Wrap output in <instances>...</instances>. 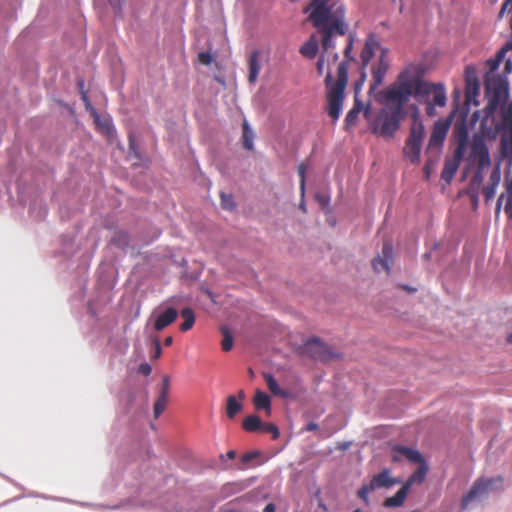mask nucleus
Masks as SVG:
<instances>
[{"instance_id": "obj_1", "label": "nucleus", "mask_w": 512, "mask_h": 512, "mask_svg": "<svg viewBox=\"0 0 512 512\" xmlns=\"http://www.w3.org/2000/svg\"><path fill=\"white\" fill-rule=\"evenodd\" d=\"M310 10L309 21L322 34V48L328 51L335 47L334 35L344 36L347 32L345 6L341 0H311L304 10Z\"/></svg>"}, {"instance_id": "obj_2", "label": "nucleus", "mask_w": 512, "mask_h": 512, "mask_svg": "<svg viewBox=\"0 0 512 512\" xmlns=\"http://www.w3.org/2000/svg\"><path fill=\"white\" fill-rule=\"evenodd\" d=\"M511 48V43L506 44L505 47L498 51L495 58L487 61L489 70L485 75L486 117L493 115L500 104L508 97L509 87L507 78L505 75L497 74L496 71L504 61L507 51Z\"/></svg>"}, {"instance_id": "obj_3", "label": "nucleus", "mask_w": 512, "mask_h": 512, "mask_svg": "<svg viewBox=\"0 0 512 512\" xmlns=\"http://www.w3.org/2000/svg\"><path fill=\"white\" fill-rule=\"evenodd\" d=\"M420 65H408L398 76L395 83L383 91L386 108L405 113L404 106L411 96L416 99V86L418 85Z\"/></svg>"}, {"instance_id": "obj_4", "label": "nucleus", "mask_w": 512, "mask_h": 512, "mask_svg": "<svg viewBox=\"0 0 512 512\" xmlns=\"http://www.w3.org/2000/svg\"><path fill=\"white\" fill-rule=\"evenodd\" d=\"M424 70L419 72L418 85L416 86V100L426 105L425 112L429 117L437 115L436 107L443 108L447 103V95L444 84L432 83L423 79Z\"/></svg>"}, {"instance_id": "obj_5", "label": "nucleus", "mask_w": 512, "mask_h": 512, "mask_svg": "<svg viewBox=\"0 0 512 512\" xmlns=\"http://www.w3.org/2000/svg\"><path fill=\"white\" fill-rule=\"evenodd\" d=\"M405 114L390 108L381 109L371 124L372 132L385 138H392Z\"/></svg>"}, {"instance_id": "obj_6", "label": "nucleus", "mask_w": 512, "mask_h": 512, "mask_svg": "<svg viewBox=\"0 0 512 512\" xmlns=\"http://www.w3.org/2000/svg\"><path fill=\"white\" fill-rule=\"evenodd\" d=\"M424 136V125L421 121L414 118L409 137L406 140L404 147V154L412 163H417L420 160V151L422 140Z\"/></svg>"}, {"instance_id": "obj_7", "label": "nucleus", "mask_w": 512, "mask_h": 512, "mask_svg": "<svg viewBox=\"0 0 512 512\" xmlns=\"http://www.w3.org/2000/svg\"><path fill=\"white\" fill-rule=\"evenodd\" d=\"M502 483V478H479L477 479L469 492L463 496L461 500V508L464 510L468 507V505L477 499L482 498L487 495L490 491H493L497 488V484Z\"/></svg>"}, {"instance_id": "obj_8", "label": "nucleus", "mask_w": 512, "mask_h": 512, "mask_svg": "<svg viewBox=\"0 0 512 512\" xmlns=\"http://www.w3.org/2000/svg\"><path fill=\"white\" fill-rule=\"evenodd\" d=\"M331 79L332 75L330 72H328L325 77L328 100L327 113L334 121H336L342 113L345 98V88L331 86Z\"/></svg>"}, {"instance_id": "obj_9", "label": "nucleus", "mask_w": 512, "mask_h": 512, "mask_svg": "<svg viewBox=\"0 0 512 512\" xmlns=\"http://www.w3.org/2000/svg\"><path fill=\"white\" fill-rule=\"evenodd\" d=\"M396 483V480L391 478L390 471L388 469H384L377 475H375L371 481L367 484H363L360 489L357 491V496L363 500L366 505H369V494L381 488H389Z\"/></svg>"}, {"instance_id": "obj_10", "label": "nucleus", "mask_w": 512, "mask_h": 512, "mask_svg": "<svg viewBox=\"0 0 512 512\" xmlns=\"http://www.w3.org/2000/svg\"><path fill=\"white\" fill-rule=\"evenodd\" d=\"M470 157L478 164V170L473 177V181L481 182L482 171L491 164L489 149L482 138H475L473 140Z\"/></svg>"}, {"instance_id": "obj_11", "label": "nucleus", "mask_w": 512, "mask_h": 512, "mask_svg": "<svg viewBox=\"0 0 512 512\" xmlns=\"http://www.w3.org/2000/svg\"><path fill=\"white\" fill-rule=\"evenodd\" d=\"M303 351L311 358L323 362H326L334 357L331 349L318 338H313L305 342Z\"/></svg>"}, {"instance_id": "obj_12", "label": "nucleus", "mask_w": 512, "mask_h": 512, "mask_svg": "<svg viewBox=\"0 0 512 512\" xmlns=\"http://www.w3.org/2000/svg\"><path fill=\"white\" fill-rule=\"evenodd\" d=\"M403 458H406L411 463L415 464L424 463V458L419 451L402 445L394 446L391 451L392 461L400 462Z\"/></svg>"}, {"instance_id": "obj_13", "label": "nucleus", "mask_w": 512, "mask_h": 512, "mask_svg": "<svg viewBox=\"0 0 512 512\" xmlns=\"http://www.w3.org/2000/svg\"><path fill=\"white\" fill-rule=\"evenodd\" d=\"M393 261V246L389 241H385L382 247L381 255H378L373 261L372 266L376 272L385 271L390 273V265Z\"/></svg>"}, {"instance_id": "obj_14", "label": "nucleus", "mask_w": 512, "mask_h": 512, "mask_svg": "<svg viewBox=\"0 0 512 512\" xmlns=\"http://www.w3.org/2000/svg\"><path fill=\"white\" fill-rule=\"evenodd\" d=\"M169 391H170V377L165 375L162 378L161 389L158 395V398L154 404V417L158 418L162 412L165 410L166 405L169 401Z\"/></svg>"}, {"instance_id": "obj_15", "label": "nucleus", "mask_w": 512, "mask_h": 512, "mask_svg": "<svg viewBox=\"0 0 512 512\" xmlns=\"http://www.w3.org/2000/svg\"><path fill=\"white\" fill-rule=\"evenodd\" d=\"M450 122L448 120H438L432 129L431 136L429 139V147H440L442 146L445 137L448 133Z\"/></svg>"}, {"instance_id": "obj_16", "label": "nucleus", "mask_w": 512, "mask_h": 512, "mask_svg": "<svg viewBox=\"0 0 512 512\" xmlns=\"http://www.w3.org/2000/svg\"><path fill=\"white\" fill-rule=\"evenodd\" d=\"M389 64L382 55L376 65L372 66V80L369 87V92L375 91L384 81L385 75L388 71Z\"/></svg>"}, {"instance_id": "obj_17", "label": "nucleus", "mask_w": 512, "mask_h": 512, "mask_svg": "<svg viewBox=\"0 0 512 512\" xmlns=\"http://www.w3.org/2000/svg\"><path fill=\"white\" fill-rule=\"evenodd\" d=\"M178 316V312L175 308H168L164 312H162L154 323V329L156 331H162L167 326L172 324Z\"/></svg>"}, {"instance_id": "obj_18", "label": "nucleus", "mask_w": 512, "mask_h": 512, "mask_svg": "<svg viewBox=\"0 0 512 512\" xmlns=\"http://www.w3.org/2000/svg\"><path fill=\"white\" fill-rule=\"evenodd\" d=\"M253 404L256 410H264L267 415L271 414V399L260 389H257L253 397Z\"/></svg>"}, {"instance_id": "obj_19", "label": "nucleus", "mask_w": 512, "mask_h": 512, "mask_svg": "<svg viewBox=\"0 0 512 512\" xmlns=\"http://www.w3.org/2000/svg\"><path fill=\"white\" fill-rule=\"evenodd\" d=\"M500 182V171L498 168L494 169L490 175L488 184L483 188V194L485 197V201L488 202L491 200L496 191V187Z\"/></svg>"}, {"instance_id": "obj_20", "label": "nucleus", "mask_w": 512, "mask_h": 512, "mask_svg": "<svg viewBox=\"0 0 512 512\" xmlns=\"http://www.w3.org/2000/svg\"><path fill=\"white\" fill-rule=\"evenodd\" d=\"M409 492V485H403L394 496L386 498L384 501L385 507H399L401 506Z\"/></svg>"}, {"instance_id": "obj_21", "label": "nucleus", "mask_w": 512, "mask_h": 512, "mask_svg": "<svg viewBox=\"0 0 512 512\" xmlns=\"http://www.w3.org/2000/svg\"><path fill=\"white\" fill-rule=\"evenodd\" d=\"M263 378L266 382V385H267L269 391L274 396H279L281 398H287L289 396V393L287 390L280 388V386L278 385V383L273 375H271L269 373H263Z\"/></svg>"}, {"instance_id": "obj_22", "label": "nucleus", "mask_w": 512, "mask_h": 512, "mask_svg": "<svg viewBox=\"0 0 512 512\" xmlns=\"http://www.w3.org/2000/svg\"><path fill=\"white\" fill-rule=\"evenodd\" d=\"M259 51L255 50L251 53L249 57V75H248V81L250 83H254L258 77V74L260 72L261 66L259 63Z\"/></svg>"}, {"instance_id": "obj_23", "label": "nucleus", "mask_w": 512, "mask_h": 512, "mask_svg": "<svg viewBox=\"0 0 512 512\" xmlns=\"http://www.w3.org/2000/svg\"><path fill=\"white\" fill-rule=\"evenodd\" d=\"M348 83V66L345 61L339 63L337 68V80L335 82L330 81L331 86L346 88Z\"/></svg>"}, {"instance_id": "obj_24", "label": "nucleus", "mask_w": 512, "mask_h": 512, "mask_svg": "<svg viewBox=\"0 0 512 512\" xmlns=\"http://www.w3.org/2000/svg\"><path fill=\"white\" fill-rule=\"evenodd\" d=\"M376 45L377 43L373 38H369L366 40L365 45L360 54V58L364 67L367 66V64L372 59L375 53Z\"/></svg>"}, {"instance_id": "obj_25", "label": "nucleus", "mask_w": 512, "mask_h": 512, "mask_svg": "<svg viewBox=\"0 0 512 512\" xmlns=\"http://www.w3.org/2000/svg\"><path fill=\"white\" fill-rule=\"evenodd\" d=\"M318 52V42L314 36H312L304 45L300 48L302 56L313 59Z\"/></svg>"}, {"instance_id": "obj_26", "label": "nucleus", "mask_w": 512, "mask_h": 512, "mask_svg": "<svg viewBox=\"0 0 512 512\" xmlns=\"http://www.w3.org/2000/svg\"><path fill=\"white\" fill-rule=\"evenodd\" d=\"M262 421L257 415H249L244 418L242 422V428L249 433L260 431Z\"/></svg>"}, {"instance_id": "obj_27", "label": "nucleus", "mask_w": 512, "mask_h": 512, "mask_svg": "<svg viewBox=\"0 0 512 512\" xmlns=\"http://www.w3.org/2000/svg\"><path fill=\"white\" fill-rule=\"evenodd\" d=\"M243 408L240 401L235 396L230 395L226 400V415L228 418L233 419Z\"/></svg>"}, {"instance_id": "obj_28", "label": "nucleus", "mask_w": 512, "mask_h": 512, "mask_svg": "<svg viewBox=\"0 0 512 512\" xmlns=\"http://www.w3.org/2000/svg\"><path fill=\"white\" fill-rule=\"evenodd\" d=\"M181 316L184 319V322L180 325V330L186 332L194 326L195 314L192 309L184 308L181 311Z\"/></svg>"}, {"instance_id": "obj_29", "label": "nucleus", "mask_w": 512, "mask_h": 512, "mask_svg": "<svg viewBox=\"0 0 512 512\" xmlns=\"http://www.w3.org/2000/svg\"><path fill=\"white\" fill-rule=\"evenodd\" d=\"M362 110V104L361 102L356 99L354 106L348 111L346 118H345V126L346 128H349L350 126L354 125L356 122V119L359 115V113Z\"/></svg>"}, {"instance_id": "obj_30", "label": "nucleus", "mask_w": 512, "mask_h": 512, "mask_svg": "<svg viewBox=\"0 0 512 512\" xmlns=\"http://www.w3.org/2000/svg\"><path fill=\"white\" fill-rule=\"evenodd\" d=\"M242 143L243 147L246 150H252L253 149V139H254V133L249 127L248 123L245 121L242 125Z\"/></svg>"}, {"instance_id": "obj_31", "label": "nucleus", "mask_w": 512, "mask_h": 512, "mask_svg": "<svg viewBox=\"0 0 512 512\" xmlns=\"http://www.w3.org/2000/svg\"><path fill=\"white\" fill-rule=\"evenodd\" d=\"M428 471L425 462L420 464L418 469L410 476L407 482L404 485H409V487L414 483H422L426 477V473Z\"/></svg>"}, {"instance_id": "obj_32", "label": "nucleus", "mask_w": 512, "mask_h": 512, "mask_svg": "<svg viewBox=\"0 0 512 512\" xmlns=\"http://www.w3.org/2000/svg\"><path fill=\"white\" fill-rule=\"evenodd\" d=\"M500 150L503 157H512V133H509V136L502 135L500 140Z\"/></svg>"}, {"instance_id": "obj_33", "label": "nucleus", "mask_w": 512, "mask_h": 512, "mask_svg": "<svg viewBox=\"0 0 512 512\" xmlns=\"http://www.w3.org/2000/svg\"><path fill=\"white\" fill-rule=\"evenodd\" d=\"M502 127L509 133H512V105L501 107Z\"/></svg>"}, {"instance_id": "obj_34", "label": "nucleus", "mask_w": 512, "mask_h": 512, "mask_svg": "<svg viewBox=\"0 0 512 512\" xmlns=\"http://www.w3.org/2000/svg\"><path fill=\"white\" fill-rule=\"evenodd\" d=\"M220 331L223 336L221 341L222 350L228 352L233 347V336L227 327H221Z\"/></svg>"}, {"instance_id": "obj_35", "label": "nucleus", "mask_w": 512, "mask_h": 512, "mask_svg": "<svg viewBox=\"0 0 512 512\" xmlns=\"http://www.w3.org/2000/svg\"><path fill=\"white\" fill-rule=\"evenodd\" d=\"M458 169V163L452 162V161H446L444 168L441 173L442 179L446 181H450L453 176L455 175L456 171Z\"/></svg>"}, {"instance_id": "obj_36", "label": "nucleus", "mask_w": 512, "mask_h": 512, "mask_svg": "<svg viewBox=\"0 0 512 512\" xmlns=\"http://www.w3.org/2000/svg\"><path fill=\"white\" fill-rule=\"evenodd\" d=\"M260 431L270 433L273 440H276L280 435L278 427L273 423H262Z\"/></svg>"}, {"instance_id": "obj_37", "label": "nucleus", "mask_w": 512, "mask_h": 512, "mask_svg": "<svg viewBox=\"0 0 512 512\" xmlns=\"http://www.w3.org/2000/svg\"><path fill=\"white\" fill-rule=\"evenodd\" d=\"M242 487L239 484L236 483H228L224 485L221 489V493L223 497H228L232 493L240 491Z\"/></svg>"}, {"instance_id": "obj_38", "label": "nucleus", "mask_w": 512, "mask_h": 512, "mask_svg": "<svg viewBox=\"0 0 512 512\" xmlns=\"http://www.w3.org/2000/svg\"><path fill=\"white\" fill-rule=\"evenodd\" d=\"M221 197V204L224 209L232 210L235 207V203L233 201L232 195H227L225 193L220 194Z\"/></svg>"}, {"instance_id": "obj_39", "label": "nucleus", "mask_w": 512, "mask_h": 512, "mask_svg": "<svg viewBox=\"0 0 512 512\" xmlns=\"http://www.w3.org/2000/svg\"><path fill=\"white\" fill-rule=\"evenodd\" d=\"M305 172H306V166L304 163H301L298 166V174L300 176V189H301L302 194L304 193V189H305Z\"/></svg>"}, {"instance_id": "obj_40", "label": "nucleus", "mask_w": 512, "mask_h": 512, "mask_svg": "<svg viewBox=\"0 0 512 512\" xmlns=\"http://www.w3.org/2000/svg\"><path fill=\"white\" fill-rule=\"evenodd\" d=\"M198 60L203 65H210L213 61V57L208 52H200L198 54Z\"/></svg>"}, {"instance_id": "obj_41", "label": "nucleus", "mask_w": 512, "mask_h": 512, "mask_svg": "<svg viewBox=\"0 0 512 512\" xmlns=\"http://www.w3.org/2000/svg\"><path fill=\"white\" fill-rule=\"evenodd\" d=\"M138 372L144 376H148L152 372V367L148 363H142L139 365Z\"/></svg>"}, {"instance_id": "obj_42", "label": "nucleus", "mask_w": 512, "mask_h": 512, "mask_svg": "<svg viewBox=\"0 0 512 512\" xmlns=\"http://www.w3.org/2000/svg\"><path fill=\"white\" fill-rule=\"evenodd\" d=\"M352 49H353V38L352 36L349 37V40H348V43L345 47V50H344V55L347 59L349 60H352L353 58L351 57V52H352Z\"/></svg>"}, {"instance_id": "obj_43", "label": "nucleus", "mask_w": 512, "mask_h": 512, "mask_svg": "<svg viewBox=\"0 0 512 512\" xmlns=\"http://www.w3.org/2000/svg\"><path fill=\"white\" fill-rule=\"evenodd\" d=\"M162 354L161 345L158 339L154 340V352L152 355L153 359H158Z\"/></svg>"}, {"instance_id": "obj_44", "label": "nucleus", "mask_w": 512, "mask_h": 512, "mask_svg": "<svg viewBox=\"0 0 512 512\" xmlns=\"http://www.w3.org/2000/svg\"><path fill=\"white\" fill-rule=\"evenodd\" d=\"M258 455L257 452H248L242 455L241 461L244 464L249 463L251 460H253Z\"/></svg>"}, {"instance_id": "obj_45", "label": "nucleus", "mask_w": 512, "mask_h": 512, "mask_svg": "<svg viewBox=\"0 0 512 512\" xmlns=\"http://www.w3.org/2000/svg\"><path fill=\"white\" fill-rule=\"evenodd\" d=\"M78 85H79L80 90H81V98H82L83 102L85 103L86 107L88 108L90 106V101H89L87 92H85L83 90L84 83L81 81V82L78 83Z\"/></svg>"}, {"instance_id": "obj_46", "label": "nucleus", "mask_w": 512, "mask_h": 512, "mask_svg": "<svg viewBox=\"0 0 512 512\" xmlns=\"http://www.w3.org/2000/svg\"><path fill=\"white\" fill-rule=\"evenodd\" d=\"M123 0H109L110 5L115 9L116 12L121 10Z\"/></svg>"}, {"instance_id": "obj_47", "label": "nucleus", "mask_w": 512, "mask_h": 512, "mask_svg": "<svg viewBox=\"0 0 512 512\" xmlns=\"http://www.w3.org/2000/svg\"><path fill=\"white\" fill-rule=\"evenodd\" d=\"M509 6L512 7V0H505L504 3L502 4V7H501V10L499 13L500 17L503 16V14L505 13V11L508 9Z\"/></svg>"}, {"instance_id": "obj_48", "label": "nucleus", "mask_w": 512, "mask_h": 512, "mask_svg": "<svg viewBox=\"0 0 512 512\" xmlns=\"http://www.w3.org/2000/svg\"><path fill=\"white\" fill-rule=\"evenodd\" d=\"M316 68H317L318 73L321 75L323 73V70H324V59H323V57H320L318 59L317 64H316Z\"/></svg>"}, {"instance_id": "obj_49", "label": "nucleus", "mask_w": 512, "mask_h": 512, "mask_svg": "<svg viewBox=\"0 0 512 512\" xmlns=\"http://www.w3.org/2000/svg\"><path fill=\"white\" fill-rule=\"evenodd\" d=\"M463 152H464V145L463 144H459L456 151H455V157L457 159H461L462 156H463Z\"/></svg>"}, {"instance_id": "obj_50", "label": "nucleus", "mask_w": 512, "mask_h": 512, "mask_svg": "<svg viewBox=\"0 0 512 512\" xmlns=\"http://www.w3.org/2000/svg\"><path fill=\"white\" fill-rule=\"evenodd\" d=\"M469 72H470V67H467L466 69V78H467V83H468V91H467V99L469 100L470 98V88L472 86V83H471V79H470V76H469Z\"/></svg>"}, {"instance_id": "obj_51", "label": "nucleus", "mask_w": 512, "mask_h": 512, "mask_svg": "<svg viewBox=\"0 0 512 512\" xmlns=\"http://www.w3.org/2000/svg\"><path fill=\"white\" fill-rule=\"evenodd\" d=\"M511 71H512V60L511 59H507L505 61L504 72L506 74V73H510Z\"/></svg>"}, {"instance_id": "obj_52", "label": "nucleus", "mask_w": 512, "mask_h": 512, "mask_svg": "<svg viewBox=\"0 0 512 512\" xmlns=\"http://www.w3.org/2000/svg\"><path fill=\"white\" fill-rule=\"evenodd\" d=\"M318 429V424L315 422H309L306 426L307 431H316Z\"/></svg>"}, {"instance_id": "obj_53", "label": "nucleus", "mask_w": 512, "mask_h": 512, "mask_svg": "<svg viewBox=\"0 0 512 512\" xmlns=\"http://www.w3.org/2000/svg\"><path fill=\"white\" fill-rule=\"evenodd\" d=\"M264 512H276V507L273 503H269L264 508Z\"/></svg>"}, {"instance_id": "obj_54", "label": "nucleus", "mask_w": 512, "mask_h": 512, "mask_svg": "<svg viewBox=\"0 0 512 512\" xmlns=\"http://www.w3.org/2000/svg\"><path fill=\"white\" fill-rule=\"evenodd\" d=\"M365 78H366V74H365V72H362L360 81L357 82V84H356V88L364 83Z\"/></svg>"}, {"instance_id": "obj_55", "label": "nucleus", "mask_w": 512, "mask_h": 512, "mask_svg": "<svg viewBox=\"0 0 512 512\" xmlns=\"http://www.w3.org/2000/svg\"><path fill=\"white\" fill-rule=\"evenodd\" d=\"M172 343H173V338L171 336H168V337L165 338L164 344L166 346H170V345H172Z\"/></svg>"}, {"instance_id": "obj_56", "label": "nucleus", "mask_w": 512, "mask_h": 512, "mask_svg": "<svg viewBox=\"0 0 512 512\" xmlns=\"http://www.w3.org/2000/svg\"><path fill=\"white\" fill-rule=\"evenodd\" d=\"M227 458L234 459L236 457V452L234 450H230L226 454Z\"/></svg>"}, {"instance_id": "obj_57", "label": "nucleus", "mask_w": 512, "mask_h": 512, "mask_svg": "<svg viewBox=\"0 0 512 512\" xmlns=\"http://www.w3.org/2000/svg\"><path fill=\"white\" fill-rule=\"evenodd\" d=\"M318 200L322 205H326L328 203V199L324 196H319Z\"/></svg>"}, {"instance_id": "obj_58", "label": "nucleus", "mask_w": 512, "mask_h": 512, "mask_svg": "<svg viewBox=\"0 0 512 512\" xmlns=\"http://www.w3.org/2000/svg\"><path fill=\"white\" fill-rule=\"evenodd\" d=\"M129 147H130V150H135V145H134V140L132 138V136L129 137Z\"/></svg>"}, {"instance_id": "obj_59", "label": "nucleus", "mask_w": 512, "mask_h": 512, "mask_svg": "<svg viewBox=\"0 0 512 512\" xmlns=\"http://www.w3.org/2000/svg\"><path fill=\"white\" fill-rule=\"evenodd\" d=\"M478 89H479V86H478V82L476 79H474V82H473V90L475 93L478 92Z\"/></svg>"}, {"instance_id": "obj_60", "label": "nucleus", "mask_w": 512, "mask_h": 512, "mask_svg": "<svg viewBox=\"0 0 512 512\" xmlns=\"http://www.w3.org/2000/svg\"><path fill=\"white\" fill-rule=\"evenodd\" d=\"M238 397H239V399H240V402H241L242 400H244V398H245V393H244V391H243V390H240V391L238 392Z\"/></svg>"}, {"instance_id": "obj_61", "label": "nucleus", "mask_w": 512, "mask_h": 512, "mask_svg": "<svg viewBox=\"0 0 512 512\" xmlns=\"http://www.w3.org/2000/svg\"><path fill=\"white\" fill-rule=\"evenodd\" d=\"M403 288H404L405 290H407L408 292H410V293H412V292H415V291H416V289H415V288H411V287H408V286H403Z\"/></svg>"}, {"instance_id": "obj_62", "label": "nucleus", "mask_w": 512, "mask_h": 512, "mask_svg": "<svg viewBox=\"0 0 512 512\" xmlns=\"http://www.w3.org/2000/svg\"><path fill=\"white\" fill-rule=\"evenodd\" d=\"M364 116L366 119H369V108H367L365 111H364Z\"/></svg>"}, {"instance_id": "obj_63", "label": "nucleus", "mask_w": 512, "mask_h": 512, "mask_svg": "<svg viewBox=\"0 0 512 512\" xmlns=\"http://www.w3.org/2000/svg\"><path fill=\"white\" fill-rule=\"evenodd\" d=\"M428 168H429V162H427V163L425 164V167H424V169H425V171H426V174H427V175H428V173H429V172H428Z\"/></svg>"}, {"instance_id": "obj_64", "label": "nucleus", "mask_w": 512, "mask_h": 512, "mask_svg": "<svg viewBox=\"0 0 512 512\" xmlns=\"http://www.w3.org/2000/svg\"><path fill=\"white\" fill-rule=\"evenodd\" d=\"M507 341H508L509 343H512V333H511L510 335H508V337H507Z\"/></svg>"}]
</instances>
